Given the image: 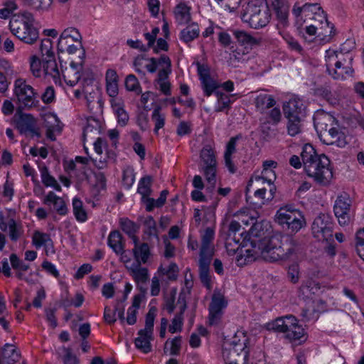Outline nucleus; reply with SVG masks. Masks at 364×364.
Listing matches in <instances>:
<instances>
[{
  "label": "nucleus",
  "instance_id": "nucleus-39",
  "mask_svg": "<svg viewBox=\"0 0 364 364\" xmlns=\"http://www.w3.org/2000/svg\"><path fill=\"white\" fill-rule=\"evenodd\" d=\"M210 262H198L199 277L201 283L208 289L212 288L211 277L210 275Z\"/></svg>",
  "mask_w": 364,
  "mask_h": 364
},
{
  "label": "nucleus",
  "instance_id": "nucleus-57",
  "mask_svg": "<svg viewBox=\"0 0 364 364\" xmlns=\"http://www.w3.org/2000/svg\"><path fill=\"white\" fill-rule=\"evenodd\" d=\"M240 138L241 136L240 135H237L230 139L226 144L224 159H231L232 154L236 152L237 142Z\"/></svg>",
  "mask_w": 364,
  "mask_h": 364
},
{
  "label": "nucleus",
  "instance_id": "nucleus-24",
  "mask_svg": "<svg viewBox=\"0 0 364 364\" xmlns=\"http://www.w3.org/2000/svg\"><path fill=\"white\" fill-rule=\"evenodd\" d=\"M177 305L180 312L175 316L171 321V324L169 326L168 331L171 333H174L177 331H181L183 325V314L186 309V301L185 295L180 294L177 301Z\"/></svg>",
  "mask_w": 364,
  "mask_h": 364
},
{
  "label": "nucleus",
  "instance_id": "nucleus-29",
  "mask_svg": "<svg viewBox=\"0 0 364 364\" xmlns=\"http://www.w3.org/2000/svg\"><path fill=\"white\" fill-rule=\"evenodd\" d=\"M82 40V36L79 33L78 30L73 27H70L65 29L60 34L58 48H64L68 46V43H73L74 41H78Z\"/></svg>",
  "mask_w": 364,
  "mask_h": 364
},
{
  "label": "nucleus",
  "instance_id": "nucleus-18",
  "mask_svg": "<svg viewBox=\"0 0 364 364\" xmlns=\"http://www.w3.org/2000/svg\"><path fill=\"white\" fill-rule=\"evenodd\" d=\"M283 111L287 119H301L305 114V106L301 100L294 98L284 105Z\"/></svg>",
  "mask_w": 364,
  "mask_h": 364
},
{
  "label": "nucleus",
  "instance_id": "nucleus-2",
  "mask_svg": "<svg viewBox=\"0 0 364 364\" xmlns=\"http://www.w3.org/2000/svg\"><path fill=\"white\" fill-rule=\"evenodd\" d=\"M325 62L326 72L334 80H343L353 77V57L349 50L343 46L340 50L328 49L326 50Z\"/></svg>",
  "mask_w": 364,
  "mask_h": 364
},
{
  "label": "nucleus",
  "instance_id": "nucleus-22",
  "mask_svg": "<svg viewBox=\"0 0 364 364\" xmlns=\"http://www.w3.org/2000/svg\"><path fill=\"white\" fill-rule=\"evenodd\" d=\"M326 132L329 134V137L326 139L323 136H319L323 143L328 145L336 144L338 147H343L347 144L346 136L342 132L339 131L337 123L336 125L326 129Z\"/></svg>",
  "mask_w": 364,
  "mask_h": 364
},
{
  "label": "nucleus",
  "instance_id": "nucleus-56",
  "mask_svg": "<svg viewBox=\"0 0 364 364\" xmlns=\"http://www.w3.org/2000/svg\"><path fill=\"white\" fill-rule=\"evenodd\" d=\"M52 4L53 0H32L28 6L38 11L45 12L50 9Z\"/></svg>",
  "mask_w": 364,
  "mask_h": 364
},
{
  "label": "nucleus",
  "instance_id": "nucleus-19",
  "mask_svg": "<svg viewBox=\"0 0 364 364\" xmlns=\"http://www.w3.org/2000/svg\"><path fill=\"white\" fill-rule=\"evenodd\" d=\"M151 177L146 176L141 178L138 186V193L141 195L142 202L146 205V210L149 212L154 209L155 202L154 198H149L151 193Z\"/></svg>",
  "mask_w": 364,
  "mask_h": 364
},
{
  "label": "nucleus",
  "instance_id": "nucleus-6",
  "mask_svg": "<svg viewBox=\"0 0 364 364\" xmlns=\"http://www.w3.org/2000/svg\"><path fill=\"white\" fill-rule=\"evenodd\" d=\"M242 340L238 338L239 335L235 334L231 341H226L223 346V357L227 364H246L248 351L246 349L247 339L243 333Z\"/></svg>",
  "mask_w": 364,
  "mask_h": 364
},
{
  "label": "nucleus",
  "instance_id": "nucleus-13",
  "mask_svg": "<svg viewBox=\"0 0 364 364\" xmlns=\"http://www.w3.org/2000/svg\"><path fill=\"white\" fill-rule=\"evenodd\" d=\"M82 93L87 102V107L92 114L102 113V101L96 85L91 80H84Z\"/></svg>",
  "mask_w": 364,
  "mask_h": 364
},
{
  "label": "nucleus",
  "instance_id": "nucleus-62",
  "mask_svg": "<svg viewBox=\"0 0 364 364\" xmlns=\"http://www.w3.org/2000/svg\"><path fill=\"white\" fill-rule=\"evenodd\" d=\"M10 262L11 267L16 272L27 271L30 266L21 260L16 254H11L10 255Z\"/></svg>",
  "mask_w": 364,
  "mask_h": 364
},
{
  "label": "nucleus",
  "instance_id": "nucleus-17",
  "mask_svg": "<svg viewBox=\"0 0 364 364\" xmlns=\"http://www.w3.org/2000/svg\"><path fill=\"white\" fill-rule=\"evenodd\" d=\"M271 6L276 14L279 30L283 29L289 25V6L287 0H271Z\"/></svg>",
  "mask_w": 364,
  "mask_h": 364
},
{
  "label": "nucleus",
  "instance_id": "nucleus-8",
  "mask_svg": "<svg viewBox=\"0 0 364 364\" xmlns=\"http://www.w3.org/2000/svg\"><path fill=\"white\" fill-rule=\"evenodd\" d=\"M14 93L19 103V107L31 109L38 105L37 93L23 78H18L14 82Z\"/></svg>",
  "mask_w": 364,
  "mask_h": 364
},
{
  "label": "nucleus",
  "instance_id": "nucleus-4",
  "mask_svg": "<svg viewBox=\"0 0 364 364\" xmlns=\"http://www.w3.org/2000/svg\"><path fill=\"white\" fill-rule=\"evenodd\" d=\"M33 16L30 12L14 14L11 17V32L21 41L33 44L38 38V32L33 26Z\"/></svg>",
  "mask_w": 364,
  "mask_h": 364
},
{
  "label": "nucleus",
  "instance_id": "nucleus-46",
  "mask_svg": "<svg viewBox=\"0 0 364 364\" xmlns=\"http://www.w3.org/2000/svg\"><path fill=\"white\" fill-rule=\"evenodd\" d=\"M227 304L228 301L224 295L219 291H214L209 309H215L219 311H223V309L227 306Z\"/></svg>",
  "mask_w": 364,
  "mask_h": 364
},
{
  "label": "nucleus",
  "instance_id": "nucleus-10",
  "mask_svg": "<svg viewBox=\"0 0 364 364\" xmlns=\"http://www.w3.org/2000/svg\"><path fill=\"white\" fill-rule=\"evenodd\" d=\"M308 176L317 182L326 184L333 177L330 161H303Z\"/></svg>",
  "mask_w": 364,
  "mask_h": 364
},
{
  "label": "nucleus",
  "instance_id": "nucleus-52",
  "mask_svg": "<svg viewBox=\"0 0 364 364\" xmlns=\"http://www.w3.org/2000/svg\"><path fill=\"white\" fill-rule=\"evenodd\" d=\"M202 87L207 97L215 93L217 89L220 87V84L212 77L204 79L201 81Z\"/></svg>",
  "mask_w": 364,
  "mask_h": 364
},
{
  "label": "nucleus",
  "instance_id": "nucleus-9",
  "mask_svg": "<svg viewBox=\"0 0 364 364\" xmlns=\"http://www.w3.org/2000/svg\"><path fill=\"white\" fill-rule=\"evenodd\" d=\"M275 220L280 225H286L291 232L299 231L304 223L301 213L287 205L282 207L277 210Z\"/></svg>",
  "mask_w": 364,
  "mask_h": 364
},
{
  "label": "nucleus",
  "instance_id": "nucleus-40",
  "mask_svg": "<svg viewBox=\"0 0 364 364\" xmlns=\"http://www.w3.org/2000/svg\"><path fill=\"white\" fill-rule=\"evenodd\" d=\"M174 13L176 21L180 24L187 23L191 20L190 8L183 3L177 5Z\"/></svg>",
  "mask_w": 364,
  "mask_h": 364
},
{
  "label": "nucleus",
  "instance_id": "nucleus-51",
  "mask_svg": "<svg viewBox=\"0 0 364 364\" xmlns=\"http://www.w3.org/2000/svg\"><path fill=\"white\" fill-rule=\"evenodd\" d=\"M73 213L79 222H85L87 218V213L83 207L82 202L78 198L73 200Z\"/></svg>",
  "mask_w": 364,
  "mask_h": 364
},
{
  "label": "nucleus",
  "instance_id": "nucleus-20",
  "mask_svg": "<svg viewBox=\"0 0 364 364\" xmlns=\"http://www.w3.org/2000/svg\"><path fill=\"white\" fill-rule=\"evenodd\" d=\"M318 4H309L306 3L301 5L299 2H296L292 8V14L296 19V22H304L307 19L311 20L316 10L314 9V6H318Z\"/></svg>",
  "mask_w": 364,
  "mask_h": 364
},
{
  "label": "nucleus",
  "instance_id": "nucleus-27",
  "mask_svg": "<svg viewBox=\"0 0 364 364\" xmlns=\"http://www.w3.org/2000/svg\"><path fill=\"white\" fill-rule=\"evenodd\" d=\"M43 75L45 77L50 76L55 81L60 79V73L58 68L56 60L54 55H50L48 58H43Z\"/></svg>",
  "mask_w": 364,
  "mask_h": 364
},
{
  "label": "nucleus",
  "instance_id": "nucleus-11",
  "mask_svg": "<svg viewBox=\"0 0 364 364\" xmlns=\"http://www.w3.org/2000/svg\"><path fill=\"white\" fill-rule=\"evenodd\" d=\"M312 234L319 241H333V223L329 215L320 213L314 220Z\"/></svg>",
  "mask_w": 364,
  "mask_h": 364
},
{
  "label": "nucleus",
  "instance_id": "nucleus-41",
  "mask_svg": "<svg viewBox=\"0 0 364 364\" xmlns=\"http://www.w3.org/2000/svg\"><path fill=\"white\" fill-rule=\"evenodd\" d=\"M319 30L320 31L318 36L320 37V40L324 43L330 42L336 34L334 26L328 21L323 25H321Z\"/></svg>",
  "mask_w": 364,
  "mask_h": 364
},
{
  "label": "nucleus",
  "instance_id": "nucleus-44",
  "mask_svg": "<svg viewBox=\"0 0 364 364\" xmlns=\"http://www.w3.org/2000/svg\"><path fill=\"white\" fill-rule=\"evenodd\" d=\"M133 253L136 263H146L150 254L149 247L147 243H142L139 247H134Z\"/></svg>",
  "mask_w": 364,
  "mask_h": 364
},
{
  "label": "nucleus",
  "instance_id": "nucleus-60",
  "mask_svg": "<svg viewBox=\"0 0 364 364\" xmlns=\"http://www.w3.org/2000/svg\"><path fill=\"white\" fill-rule=\"evenodd\" d=\"M49 242H51V239L48 234L42 233L38 231L34 232L33 236V243L37 247L46 245Z\"/></svg>",
  "mask_w": 364,
  "mask_h": 364
},
{
  "label": "nucleus",
  "instance_id": "nucleus-1",
  "mask_svg": "<svg viewBox=\"0 0 364 364\" xmlns=\"http://www.w3.org/2000/svg\"><path fill=\"white\" fill-rule=\"evenodd\" d=\"M261 225L255 224L251 228V245L257 249L262 257L267 262H276L288 260L299 249L298 242L289 235H274L259 239L260 234L255 232Z\"/></svg>",
  "mask_w": 364,
  "mask_h": 364
},
{
  "label": "nucleus",
  "instance_id": "nucleus-35",
  "mask_svg": "<svg viewBox=\"0 0 364 364\" xmlns=\"http://www.w3.org/2000/svg\"><path fill=\"white\" fill-rule=\"evenodd\" d=\"M124 311V307L120 306V303L119 301L117 302L114 311L109 307L106 306L104 312L105 320L109 323H114L116 321L115 314L117 313L119 319L122 323H123L125 320Z\"/></svg>",
  "mask_w": 364,
  "mask_h": 364
},
{
  "label": "nucleus",
  "instance_id": "nucleus-61",
  "mask_svg": "<svg viewBox=\"0 0 364 364\" xmlns=\"http://www.w3.org/2000/svg\"><path fill=\"white\" fill-rule=\"evenodd\" d=\"M122 230L127 235H132L139 230V226L127 218L120 220Z\"/></svg>",
  "mask_w": 364,
  "mask_h": 364
},
{
  "label": "nucleus",
  "instance_id": "nucleus-33",
  "mask_svg": "<svg viewBox=\"0 0 364 364\" xmlns=\"http://www.w3.org/2000/svg\"><path fill=\"white\" fill-rule=\"evenodd\" d=\"M108 245L117 255L124 253V245L122 244V236L119 231H112L108 237Z\"/></svg>",
  "mask_w": 364,
  "mask_h": 364
},
{
  "label": "nucleus",
  "instance_id": "nucleus-43",
  "mask_svg": "<svg viewBox=\"0 0 364 364\" xmlns=\"http://www.w3.org/2000/svg\"><path fill=\"white\" fill-rule=\"evenodd\" d=\"M291 326H289L286 333V337L291 341H299L304 336V328L298 326L296 323V318L294 317V321H291Z\"/></svg>",
  "mask_w": 364,
  "mask_h": 364
},
{
  "label": "nucleus",
  "instance_id": "nucleus-14",
  "mask_svg": "<svg viewBox=\"0 0 364 364\" xmlns=\"http://www.w3.org/2000/svg\"><path fill=\"white\" fill-rule=\"evenodd\" d=\"M213 239L214 231L211 228H208L201 237L198 262H211L215 250L214 245L213 244Z\"/></svg>",
  "mask_w": 364,
  "mask_h": 364
},
{
  "label": "nucleus",
  "instance_id": "nucleus-32",
  "mask_svg": "<svg viewBox=\"0 0 364 364\" xmlns=\"http://www.w3.org/2000/svg\"><path fill=\"white\" fill-rule=\"evenodd\" d=\"M294 321V316H286L284 318H278L272 322L267 324V328L269 331L287 333V328L291 326V321Z\"/></svg>",
  "mask_w": 364,
  "mask_h": 364
},
{
  "label": "nucleus",
  "instance_id": "nucleus-7",
  "mask_svg": "<svg viewBox=\"0 0 364 364\" xmlns=\"http://www.w3.org/2000/svg\"><path fill=\"white\" fill-rule=\"evenodd\" d=\"M157 309L152 306L149 309L145 318V327L138 332V336L134 340L136 348L147 353L151 350V341L153 339L154 323Z\"/></svg>",
  "mask_w": 364,
  "mask_h": 364
},
{
  "label": "nucleus",
  "instance_id": "nucleus-34",
  "mask_svg": "<svg viewBox=\"0 0 364 364\" xmlns=\"http://www.w3.org/2000/svg\"><path fill=\"white\" fill-rule=\"evenodd\" d=\"M100 124L95 119H91L87 121V126L83 131L84 140L87 139L90 141L95 139L100 133Z\"/></svg>",
  "mask_w": 364,
  "mask_h": 364
},
{
  "label": "nucleus",
  "instance_id": "nucleus-54",
  "mask_svg": "<svg viewBox=\"0 0 364 364\" xmlns=\"http://www.w3.org/2000/svg\"><path fill=\"white\" fill-rule=\"evenodd\" d=\"M161 107L157 106L153 111L151 119L154 123V132L158 133V131L164 126L165 117L160 112Z\"/></svg>",
  "mask_w": 364,
  "mask_h": 364
},
{
  "label": "nucleus",
  "instance_id": "nucleus-45",
  "mask_svg": "<svg viewBox=\"0 0 364 364\" xmlns=\"http://www.w3.org/2000/svg\"><path fill=\"white\" fill-rule=\"evenodd\" d=\"M35 124V119L31 114H22L17 121V127L21 132L31 131Z\"/></svg>",
  "mask_w": 364,
  "mask_h": 364
},
{
  "label": "nucleus",
  "instance_id": "nucleus-3",
  "mask_svg": "<svg viewBox=\"0 0 364 364\" xmlns=\"http://www.w3.org/2000/svg\"><path fill=\"white\" fill-rule=\"evenodd\" d=\"M276 191L277 188L271 179L266 180L259 176H252L245 188L246 200L255 208H259L272 200Z\"/></svg>",
  "mask_w": 364,
  "mask_h": 364
},
{
  "label": "nucleus",
  "instance_id": "nucleus-47",
  "mask_svg": "<svg viewBox=\"0 0 364 364\" xmlns=\"http://www.w3.org/2000/svg\"><path fill=\"white\" fill-rule=\"evenodd\" d=\"M139 221L145 226L144 232L149 236H155L158 238L156 224L152 216L140 217Z\"/></svg>",
  "mask_w": 364,
  "mask_h": 364
},
{
  "label": "nucleus",
  "instance_id": "nucleus-25",
  "mask_svg": "<svg viewBox=\"0 0 364 364\" xmlns=\"http://www.w3.org/2000/svg\"><path fill=\"white\" fill-rule=\"evenodd\" d=\"M128 269L130 271L134 281L139 286L140 290L144 292L146 289L143 287V285L145 284L149 279L148 269L145 267H141L140 262L133 264Z\"/></svg>",
  "mask_w": 364,
  "mask_h": 364
},
{
  "label": "nucleus",
  "instance_id": "nucleus-50",
  "mask_svg": "<svg viewBox=\"0 0 364 364\" xmlns=\"http://www.w3.org/2000/svg\"><path fill=\"white\" fill-rule=\"evenodd\" d=\"M277 166L276 161H264L263 163V170L262 171V176L259 178H264L266 180H270L273 182L276 178L275 173L273 171Z\"/></svg>",
  "mask_w": 364,
  "mask_h": 364
},
{
  "label": "nucleus",
  "instance_id": "nucleus-64",
  "mask_svg": "<svg viewBox=\"0 0 364 364\" xmlns=\"http://www.w3.org/2000/svg\"><path fill=\"white\" fill-rule=\"evenodd\" d=\"M356 250L358 254L364 260V228L356 234Z\"/></svg>",
  "mask_w": 364,
  "mask_h": 364
},
{
  "label": "nucleus",
  "instance_id": "nucleus-30",
  "mask_svg": "<svg viewBox=\"0 0 364 364\" xmlns=\"http://www.w3.org/2000/svg\"><path fill=\"white\" fill-rule=\"evenodd\" d=\"M233 35L237 39V42L245 47H250L259 46L261 43V38H257L244 31L235 30L233 31Z\"/></svg>",
  "mask_w": 364,
  "mask_h": 364
},
{
  "label": "nucleus",
  "instance_id": "nucleus-55",
  "mask_svg": "<svg viewBox=\"0 0 364 364\" xmlns=\"http://www.w3.org/2000/svg\"><path fill=\"white\" fill-rule=\"evenodd\" d=\"M30 69L36 77H40L43 75V63L36 55H33L30 58Z\"/></svg>",
  "mask_w": 364,
  "mask_h": 364
},
{
  "label": "nucleus",
  "instance_id": "nucleus-5",
  "mask_svg": "<svg viewBox=\"0 0 364 364\" xmlns=\"http://www.w3.org/2000/svg\"><path fill=\"white\" fill-rule=\"evenodd\" d=\"M241 18L255 29L266 26L271 18L267 3L264 0H251L242 14Z\"/></svg>",
  "mask_w": 364,
  "mask_h": 364
},
{
  "label": "nucleus",
  "instance_id": "nucleus-12",
  "mask_svg": "<svg viewBox=\"0 0 364 364\" xmlns=\"http://www.w3.org/2000/svg\"><path fill=\"white\" fill-rule=\"evenodd\" d=\"M157 65H161V68L158 72L157 77L154 81L155 85L163 94L169 96L171 94V85L168 80L171 73V60L167 55H163L157 60Z\"/></svg>",
  "mask_w": 364,
  "mask_h": 364
},
{
  "label": "nucleus",
  "instance_id": "nucleus-48",
  "mask_svg": "<svg viewBox=\"0 0 364 364\" xmlns=\"http://www.w3.org/2000/svg\"><path fill=\"white\" fill-rule=\"evenodd\" d=\"M58 51L60 52V53L67 51L69 54H73V53H76L77 51H78L80 53V55H79L80 60H81V58H82V60H83V58L85 55V52L82 46L81 41H74V43H71V44L68 43V46H66L64 48H58Z\"/></svg>",
  "mask_w": 364,
  "mask_h": 364
},
{
  "label": "nucleus",
  "instance_id": "nucleus-23",
  "mask_svg": "<svg viewBox=\"0 0 364 364\" xmlns=\"http://www.w3.org/2000/svg\"><path fill=\"white\" fill-rule=\"evenodd\" d=\"M43 124L46 128V137L51 141H55V134H59L61 131L60 120L55 114L48 113L44 116Z\"/></svg>",
  "mask_w": 364,
  "mask_h": 364
},
{
  "label": "nucleus",
  "instance_id": "nucleus-21",
  "mask_svg": "<svg viewBox=\"0 0 364 364\" xmlns=\"http://www.w3.org/2000/svg\"><path fill=\"white\" fill-rule=\"evenodd\" d=\"M83 60L70 63V67L63 70V76L65 82L70 86L75 85L81 77L80 72L82 70Z\"/></svg>",
  "mask_w": 364,
  "mask_h": 364
},
{
  "label": "nucleus",
  "instance_id": "nucleus-16",
  "mask_svg": "<svg viewBox=\"0 0 364 364\" xmlns=\"http://www.w3.org/2000/svg\"><path fill=\"white\" fill-rule=\"evenodd\" d=\"M314 122L318 136H323L326 139L329 137V134L326 132V129L336 125L335 117L323 112H317L314 117Z\"/></svg>",
  "mask_w": 364,
  "mask_h": 364
},
{
  "label": "nucleus",
  "instance_id": "nucleus-31",
  "mask_svg": "<svg viewBox=\"0 0 364 364\" xmlns=\"http://www.w3.org/2000/svg\"><path fill=\"white\" fill-rule=\"evenodd\" d=\"M43 203L46 205L53 204L54 209L60 215H65L68 209L66 208L65 201L62 198L57 196L53 192L50 191L48 193L43 200Z\"/></svg>",
  "mask_w": 364,
  "mask_h": 364
},
{
  "label": "nucleus",
  "instance_id": "nucleus-58",
  "mask_svg": "<svg viewBox=\"0 0 364 364\" xmlns=\"http://www.w3.org/2000/svg\"><path fill=\"white\" fill-rule=\"evenodd\" d=\"M125 87L127 90L129 91H134L137 93H140L141 92L138 79L132 74L127 76L125 79Z\"/></svg>",
  "mask_w": 364,
  "mask_h": 364
},
{
  "label": "nucleus",
  "instance_id": "nucleus-49",
  "mask_svg": "<svg viewBox=\"0 0 364 364\" xmlns=\"http://www.w3.org/2000/svg\"><path fill=\"white\" fill-rule=\"evenodd\" d=\"M199 35V28L196 24H191L181 31V38L186 43L192 41Z\"/></svg>",
  "mask_w": 364,
  "mask_h": 364
},
{
  "label": "nucleus",
  "instance_id": "nucleus-63",
  "mask_svg": "<svg viewBox=\"0 0 364 364\" xmlns=\"http://www.w3.org/2000/svg\"><path fill=\"white\" fill-rule=\"evenodd\" d=\"M314 9L316 10V12H314V14L313 16V18L311 20H314L315 21L316 25H323L324 23L328 21L326 14L322 9L321 6L318 4V6H314Z\"/></svg>",
  "mask_w": 364,
  "mask_h": 364
},
{
  "label": "nucleus",
  "instance_id": "nucleus-15",
  "mask_svg": "<svg viewBox=\"0 0 364 364\" xmlns=\"http://www.w3.org/2000/svg\"><path fill=\"white\" fill-rule=\"evenodd\" d=\"M350 199L347 195L339 196L335 201L333 210L341 225H347L350 221Z\"/></svg>",
  "mask_w": 364,
  "mask_h": 364
},
{
  "label": "nucleus",
  "instance_id": "nucleus-53",
  "mask_svg": "<svg viewBox=\"0 0 364 364\" xmlns=\"http://www.w3.org/2000/svg\"><path fill=\"white\" fill-rule=\"evenodd\" d=\"M215 95L218 97V105L215 111L216 112H220L225 111L226 109H229L230 105L231 104L230 97L220 92H215Z\"/></svg>",
  "mask_w": 364,
  "mask_h": 364
},
{
  "label": "nucleus",
  "instance_id": "nucleus-36",
  "mask_svg": "<svg viewBox=\"0 0 364 364\" xmlns=\"http://www.w3.org/2000/svg\"><path fill=\"white\" fill-rule=\"evenodd\" d=\"M202 168L206 181L214 186L216 182V161H205Z\"/></svg>",
  "mask_w": 364,
  "mask_h": 364
},
{
  "label": "nucleus",
  "instance_id": "nucleus-26",
  "mask_svg": "<svg viewBox=\"0 0 364 364\" xmlns=\"http://www.w3.org/2000/svg\"><path fill=\"white\" fill-rule=\"evenodd\" d=\"M20 353L16 346L6 343L0 350V362L6 364H14L19 360Z\"/></svg>",
  "mask_w": 364,
  "mask_h": 364
},
{
  "label": "nucleus",
  "instance_id": "nucleus-42",
  "mask_svg": "<svg viewBox=\"0 0 364 364\" xmlns=\"http://www.w3.org/2000/svg\"><path fill=\"white\" fill-rule=\"evenodd\" d=\"M141 297L137 294L134 296L132 305L127 310V323L129 325H134L136 322L137 310L139 308Z\"/></svg>",
  "mask_w": 364,
  "mask_h": 364
},
{
  "label": "nucleus",
  "instance_id": "nucleus-38",
  "mask_svg": "<svg viewBox=\"0 0 364 364\" xmlns=\"http://www.w3.org/2000/svg\"><path fill=\"white\" fill-rule=\"evenodd\" d=\"M242 235L228 234L225 239V248L230 255L235 254L240 247Z\"/></svg>",
  "mask_w": 364,
  "mask_h": 364
},
{
  "label": "nucleus",
  "instance_id": "nucleus-59",
  "mask_svg": "<svg viewBox=\"0 0 364 364\" xmlns=\"http://www.w3.org/2000/svg\"><path fill=\"white\" fill-rule=\"evenodd\" d=\"M288 123H287V131L288 134L291 136H296L299 133L301 132V119H287Z\"/></svg>",
  "mask_w": 364,
  "mask_h": 364
},
{
  "label": "nucleus",
  "instance_id": "nucleus-37",
  "mask_svg": "<svg viewBox=\"0 0 364 364\" xmlns=\"http://www.w3.org/2000/svg\"><path fill=\"white\" fill-rule=\"evenodd\" d=\"M255 103L256 107L263 112L265 109L273 107L276 104V101L272 95L260 94L255 98Z\"/></svg>",
  "mask_w": 364,
  "mask_h": 364
},
{
  "label": "nucleus",
  "instance_id": "nucleus-28",
  "mask_svg": "<svg viewBox=\"0 0 364 364\" xmlns=\"http://www.w3.org/2000/svg\"><path fill=\"white\" fill-rule=\"evenodd\" d=\"M321 289L319 282L311 277L307 278L303 282L299 289V296L304 299H311L312 295L316 294Z\"/></svg>",
  "mask_w": 364,
  "mask_h": 364
}]
</instances>
